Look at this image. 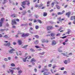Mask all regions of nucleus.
I'll return each mask as SVG.
<instances>
[{
	"label": "nucleus",
	"instance_id": "nucleus-57",
	"mask_svg": "<svg viewBox=\"0 0 75 75\" xmlns=\"http://www.w3.org/2000/svg\"><path fill=\"white\" fill-rule=\"evenodd\" d=\"M4 45L5 46H7V43H5L4 44Z\"/></svg>",
	"mask_w": 75,
	"mask_h": 75
},
{
	"label": "nucleus",
	"instance_id": "nucleus-51",
	"mask_svg": "<svg viewBox=\"0 0 75 75\" xmlns=\"http://www.w3.org/2000/svg\"><path fill=\"white\" fill-rule=\"evenodd\" d=\"M51 64H50L48 65V67H51Z\"/></svg>",
	"mask_w": 75,
	"mask_h": 75
},
{
	"label": "nucleus",
	"instance_id": "nucleus-2",
	"mask_svg": "<svg viewBox=\"0 0 75 75\" xmlns=\"http://www.w3.org/2000/svg\"><path fill=\"white\" fill-rule=\"evenodd\" d=\"M4 18H1L0 22V27H2V24L3 23Z\"/></svg>",
	"mask_w": 75,
	"mask_h": 75
},
{
	"label": "nucleus",
	"instance_id": "nucleus-14",
	"mask_svg": "<svg viewBox=\"0 0 75 75\" xmlns=\"http://www.w3.org/2000/svg\"><path fill=\"white\" fill-rule=\"evenodd\" d=\"M28 58V56H27V57H26L25 59H23V61L24 62H26V59Z\"/></svg>",
	"mask_w": 75,
	"mask_h": 75
},
{
	"label": "nucleus",
	"instance_id": "nucleus-18",
	"mask_svg": "<svg viewBox=\"0 0 75 75\" xmlns=\"http://www.w3.org/2000/svg\"><path fill=\"white\" fill-rule=\"evenodd\" d=\"M50 3H51V1H48L47 2V6H49L50 5Z\"/></svg>",
	"mask_w": 75,
	"mask_h": 75
},
{
	"label": "nucleus",
	"instance_id": "nucleus-12",
	"mask_svg": "<svg viewBox=\"0 0 75 75\" xmlns=\"http://www.w3.org/2000/svg\"><path fill=\"white\" fill-rule=\"evenodd\" d=\"M11 17H13V18H14V17H16V14H12L11 15Z\"/></svg>",
	"mask_w": 75,
	"mask_h": 75
},
{
	"label": "nucleus",
	"instance_id": "nucleus-25",
	"mask_svg": "<svg viewBox=\"0 0 75 75\" xmlns=\"http://www.w3.org/2000/svg\"><path fill=\"white\" fill-rule=\"evenodd\" d=\"M47 13H44L43 15V16L45 17V16H47Z\"/></svg>",
	"mask_w": 75,
	"mask_h": 75
},
{
	"label": "nucleus",
	"instance_id": "nucleus-50",
	"mask_svg": "<svg viewBox=\"0 0 75 75\" xmlns=\"http://www.w3.org/2000/svg\"><path fill=\"white\" fill-rule=\"evenodd\" d=\"M34 71H35V72H36L37 71V69H34Z\"/></svg>",
	"mask_w": 75,
	"mask_h": 75
},
{
	"label": "nucleus",
	"instance_id": "nucleus-9",
	"mask_svg": "<svg viewBox=\"0 0 75 75\" xmlns=\"http://www.w3.org/2000/svg\"><path fill=\"white\" fill-rule=\"evenodd\" d=\"M56 44H57L56 42L54 41H53L52 42V45H55Z\"/></svg>",
	"mask_w": 75,
	"mask_h": 75
},
{
	"label": "nucleus",
	"instance_id": "nucleus-47",
	"mask_svg": "<svg viewBox=\"0 0 75 75\" xmlns=\"http://www.w3.org/2000/svg\"><path fill=\"white\" fill-rule=\"evenodd\" d=\"M8 60H11V57H9L8 58Z\"/></svg>",
	"mask_w": 75,
	"mask_h": 75
},
{
	"label": "nucleus",
	"instance_id": "nucleus-27",
	"mask_svg": "<svg viewBox=\"0 0 75 75\" xmlns=\"http://www.w3.org/2000/svg\"><path fill=\"white\" fill-rule=\"evenodd\" d=\"M38 21L39 23H40V24H41V23H42V22H41V20H38Z\"/></svg>",
	"mask_w": 75,
	"mask_h": 75
},
{
	"label": "nucleus",
	"instance_id": "nucleus-1",
	"mask_svg": "<svg viewBox=\"0 0 75 75\" xmlns=\"http://www.w3.org/2000/svg\"><path fill=\"white\" fill-rule=\"evenodd\" d=\"M16 20L17 21H19V19H14L12 20V22L11 23V24L12 25L14 24H16V22L15 21Z\"/></svg>",
	"mask_w": 75,
	"mask_h": 75
},
{
	"label": "nucleus",
	"instance_id": "nucleus-45",
	"mask_svg": "<svg viewBox=\"0 0 75 75\" xmlns=\"http://www.w3.org/2000/svg\"><path fill=\"white\" fill-rule=\"evenodd\" d=\"M31 57L30 56H29L28 58V59H31Z\"/></svg>",
	"mask_w": 75,
	"mask_h": 75
},
{
	"label": "nucleus",
	"instance_id": "nucleus-10",
	"mask_svg": "<svg viewBox=\"0 0 75 75\" xmlns=\"http://www.w3.org/2000/svg\"><path fill=\"white\" fill-rule=\"evenodd\" d=\"M27 6H30V1H26V2Z\"/></svg>",
	"mask_w": 75,
	"mask_h": 75
},
{
	"label": "nucleus",
	"instance_id": "nucleus-16",
	"mask_svg": "<svg viewBox=\"0 0 75 75\" xmlns=\"http://www.w3.org/2000/svg\"><path fill=\"white\" fill-rule=\"evenodd\" d=\"M56 7H57V9H58V10H59V9H60V6H59L58 5H56Z\"/></svg>",
	"mask_w": 75,
	"mask_h": 75
},
{
	"label": "nucleus",
	"instance_id": "nucleus-55",
	"mask_svg": "<svg viewBox=\"0 0 75 75\" xmlns=\"http://www.w3.org/2000/svg\"><path fill=\"white\" fill-rule=\"evenodd\" d=\"M64 67H62L61 68V70H64Z\"/></svg>",
	"mask_w": 75,
	"mask_h": 75
},
{
	"label": "nucleus",
	"instance_id": "nucleus-61",
	"mask_svg": "<svg viewBox=\"0 0 75 75\" xmlns=\"http://www.w3.org/2000/svg\"><path fill=\"white\" fill-rule=\"evenodd\" d=\"M28 13H30L31 11L30 10H28Z\"/></svg>",
	"mask_w": 75,
	"mask_h": 75
},
{
	"label": "nucleus",
	"instance_id": "nucleus-46",
	"mask_svg": "<svg viewBox=\"0 0 75 75\" xmlns=\"http://www.w3.org/2000/svg\"><path fill=\"white\" fill-rule=\"evenodd\" d=\"M60 33H58L56 35V36H60Z\"/></svg>",
	"mask_w": 75,
	"mask_h": 75
},
{
	"label": "nucleus",
	"instance_id": "nucleus-56",
	"mask_svg": "<svg viewBox=\"0 0 75 75\" xmlns=\"http://www.w3.org/2000/svg\"><path fill=\"white\" fill-rule=\"evenodd\" d=\"M13 45H16V43L15 42H14L13 43Z\"/></svg>",
	"mask_w": 75,
	"mask_h": 75
},
{
	"label": "nucleus",
	"instance_id": "nucleus-62",
	"mask_svg": "<svg viewBox=\"0 0 75 75\" xmlns=\"http://www.w3.org/2000/svg\"><path fill=\"white\" fill-rule=\"evenodd\" d=\"M53 9H51V10H50V12H52V11H53Z\"/></svg>",
	"mask_w": 75,
	"mask_h": 75
},
{
	"label": "nucleus",
	"instance_id": "nucleus-54",
	"mask_svg": "<svg viewBox=\"0 0 75 75\" xmlns=\"http://www.w3.org/2000/svg\"><path fill=\"white\" fill-rule=\"evenodd\" d=\"M35 7L36 8H37V7H38V5H35Z\"/></svg>",
	"mask_w": 75,
	"mask_h": 75
},
{
	"label": "nucleus",
	"instance_id": "nucleus-23",
	"mask_svg": "<svg viewBox=\"0 0 75 75\" xmlns=\"http://www.w3.org/2000/svg\"><path fill=\"white\" fill-rule=\"evenodd\" d=\"M42 6H43V5L42 4H41L39 6H38V7L39 8H41V7H42Z\"/></svg>",
	"mask_w": 75,
	"mask_h": 75
},
{
	"label": "nucleus",
	"instance_id": "nucleus-34",
	"mask_svg": "<svg viewBox=\"0 0 75 75\" xmlns=\"http://www.w3.org/2000/svg\"><path fill=\"white\" fill-rule=\"evenodd\" d=\"M55 35V34H54V33H52L51 34V36H54Z\"/></svg>",
	"mask_w": 75,
	"mask_h": 75
},
{
	"label": "nucleus",
	"instance_id": "nucleus-21",
	"mask_svg": "<svg viewBox=\"0 0 75 75\" xmlns=\"http://www.w3.org/2000/svg\"><path fill=\"white\" fill-rule=\"evenodd\" d=\"M4 38H8V37L7 35H5L4 36Z\"/></svg>",
	"mask_w": 75,
	"mask_h": 75
},
{
	"label": "nucleus",
	"instance_id": "nucleus-19",
	"mask_svg": "<svg viewBox=\"0 0 75 75\" xmlns=\"http://www.w3.org/2000/svg\"><path fill=\"white\" fill-rule=\"evenodd\" d=\"M11 67H15L16 65L14 63H12L11 64Z\"/></svg>",
	"mask_w": 75,
	"mask_h": 75
},
{
	"label": "nucleus",
	"instance_id": "nucleus-15",
	"mask_svg": "<svg viewBox=\"0 0 75 75\" xmlns=\"http://www.w3.org/2000/svg\"><path fill=\"white\" fill-rule=\"evenodd\" d=\"M36 61V60L35 59H31V62H35Z\"/></svg>",
	"mask_w": 75,
	"mask_h": 75
},
{
	"label": "nucleus",
	"instance_id": "nucleus-17",
	"mask_svg": "<svg viewBox=\"0 0 75 75\" xmlns=\"http://www.w3.org/2000/svg\"><path fill=\"white\" fill-rule=\"evenodd\" d=\"M27 1L22 2V5H25L26 4Z\"/></svg>",
	"mask_w": 75,
	"mask_h": 75
},
{
	"label": "nucleus",
	"instance_id": "nucleus-39",
	"mask_svg": "<svg viewBox=\"0 0 75 75\" xmlns=\"http://www.w3.org/2000/svg\"><path fill=\"white\" fill-rule=\"evenodd\" d=\"M35 48H40V47L38 46H35Z\"/></svg>",
	"mask_w": 75,
	"mask_h": 75
},
{
	"label": "nucleus",
	"instance_id": "nucleus-22",
	"mask_svg": "<svg viewBox=\"0 0 75 75\" xmlns=\"http://www.w3.org/2000/svg\"><path fill=\"white\" fill-rule=\"evenodd\" d=\"M58 15H61V14H63V13L61 12H59L57 13Z\"/></svg>",
	"mask_w": 75,
	"mask_h": 75
},
{
	"label": "nucleus",
	"instance_id": "nucleus-42",
	"mask_svg": "<svg viewBox=\"0 0 75 75\" xmlns=\"http://www.w3.org/2000/svg\"><path fill=\"white\" fill-rule=\"evenodd\" d=\"M58 52H62V50H58Z\"/></svg>",
	"mask_w": 75,
	"mask_h": 75
},
{
	"label": "nucleus",
	"instance_id": "nucleus-53",
	"mask_svg": "<svg viewBox=\"0 0 75 75\" xmlns=\"http://www.w3.org/2000/svg\"><path fill=\"white\" fill-rule=\"evenodd\" d=\"M45 53L44 52H43L42 53H41V55H44V54Z\"/></svg>",
	"mask_w": 75,
	"mask_h": 75
},
{
	"label": "nucleus",
	"instance_id": "nucleus-60",
	"mask_svg": "<svg viewBox=\"0 0 75 75\" xmlns=\"http://www.w3.org/2000/svg\"><path fill=\"white\" fill-rule=\"evenodd\" d=\"M68 39H66L65 40V42H68Z\"/></svg>",
	"mask_w": 75,
	"mask_h": 75
},
{
	"label": "nucleus",
	"instance_id": "nucleus-58",
	"mask_svg": "<svg viewBox=\"0 0 75 75\" xmlns=\"http://www.w3.org/2000/svg\"><path fill=\"white\" fill-rule=\"evenodd\" d=\"M54 15H55V13H52V16H54Z\"/></svg>",
	"mask_w": 75,
	"mask_h": 75
},
{
	"label": "nucleus",
	"instance_id": "nucleus-41",
	"mask_svg": "<svg viewBox=\"0 0 75 75\" xmlns=\"http://www.w3.org/2000/svg\"><path fill=\"white\" fill-rule=\"evenodd\" d=\"M4 61H8V59H7V58H5L4 59Z\"/></svg>",
	"mask_w": 75,
	"mask_h": 75
},
{
	"label": "nucleus",
	"instance_id": "nucleus-8",
	"mask_svg": "<svg viewBox=\"0 0 75 75\" xmlns=\"http://www.w3.org/2000/svg\"><path fill=\"white\" fill-rule=\"evenodd\" d=\"M70 20H75V16H72L70 18Z\"/></svg>",
	"mask_w": 75,
	"mask_h": 75
},
{
	"label": "nucleus",
	"instance_id": "nucleus-35",
	"mask_svg": "<svg viewBox=\"0 0 75 75\" xmlns=\"http://www.w3.org/2000/svg\"><path fill=\"white\" fill-rule=\"evenodd\" d=\"M22 37H25V33H23L22 35Z\"/></svg>",
	"mask_w": 75,
	"mask_h": 75
},
{
	"label": "nucleus",
	"instance_id": "nucleus-13",
	"mask_svg": "<svg viewBox=\"0 0 75 75\" xmlns=\"http://www.w3.org/2000/svg\"><path fill=\"white\" fill-rule=\"evenodd\" d=\"M16 55H22V53H18L17 52H16Z\"/></svg>",
	"mask_w": 75,
	"mask_h": 75
},
{
	"label": "nucleus",
	"instance_id": "nucleus-63",
	"mask_svg": "<svg viewBox=\"0 0 75 75\" xmlns=\"http://www.w3.org/2000/svg\"><path fill=\"white\" fill-rule=\"evenodd\" d=\"M5 67H6V66H5V65H3V68H5Z\"/></svg>",
	"mask_w": 75,
	"mask_h": 75
},
{
	"label": "nucleus",
	"instance_id": "nucleus-26",
	"mask_svg": "<svg viewBox=\"0 0 75 75\" xmlns=\"http://www.w3.org/2000/svg\"><path fill=\"white\" fill-rule=\"evenodd\" d=\"M30 34L28 33H25V37H28Z\"/></svg>",
	"mask_w": 75,
	"mask_h": 75
},
{
	"label": "nucleus",
	"instance_id": "nucleus-33",
	"mask_svg": "<svg viewBox=\"0 0 75 75\" xmlns=\"http://www.w3.org/2000/svg\"><path fill=\"white\" fill-rule=\"evenodd\" d=\"M64 64H67V63L68 62H67V60H65L64 61Z\"/></svg>",
	"mask_w": 75,
	"mask_h": 75
},
{
	"label": "nucleus",
	"instance_id": "nucleus-28",
	"mask_svg": "<svg viewBox=\"0 0 75 75\" xmlns=\"http://www.w3.org/2000/svg\"><path fill=\"white\" fill-rule=\"evenodd\" d=\"M38 43V40H37L35 42V44H37Z\"/></svg>",
	"mask_w": 75,
	"mask_h": 75
},
{
	"label": "nucleus",
	"instance_id": "nucleus-29",
	"mask_svg": "<svg viewBox=\"0 0 75 75\" xmlns=\"http://www.w3.org/2000/svg\"><path fill=\"white\" fill-rule=\"evenodd\" d=\"M18 73L19 74H21V73H22V71L20 70L19 71H18Z\"/></svg>",
	"mask_w": 75,
	"mask_h": 75
},
{
	"label": "nucleus",
	"instance_id": "nucleus-3",
	"mask_svg": "<svg viewBox=\"0 0 75 75\" xmlns=\"http://www.w3.org/2000/svg\"><path fill=\"white\" fill-rule=\"evenodd\" d=\"M13 51H15V50L14 49H12L11 50L8 51V52L9 54H12Z\"/></svg>",
	"mask_w": 75,
	"mask_h": 75
},
{
	"label": "nucleus",
	"instance_id": "nucleus-38",
	"mask_svg": "<svg viewBox=\"0 0 75 75\" xmlns=\"http://www.w3.org/2000/svg\"><path fill=\"white\" fill-rule=\"evenodd\" d=\"M7 0H4V3H3V4H4V3H6V2H7Z\"/></svg>",
	"mask_w": 75,
	"mask_h": 75
},
{
	"label": "nucleus",
	"instance_id": "nucleus-30",
	"mask_svg": "<svg viewBox=\"0 0 75 75\" xmlns=\"http://www.w3.org/2000/svg\"><path fill=\"white\" fill-rule=\"evenodd\" d=\"M35 38H39V36H38V35H35Z\"/></svg>",
	"mask_w": 75,
	"mask_h": 75
},
{
	"label": "nucleus",
	"instance_id": "nucleus-5",
	"mask_svg": "<svg viewBox=\"0 0 75 75\" xmlns=\"http://www.w3.org/2000/svg\"><path fill=\"white\" fill-rule=\"evenodd\" d=\"M53 28L52 26H48L47 30H52Z\"/></svg>",
	"mask_w": 75,
	"mask_h": 75
},
{
	"label": "nucleus",
	"instance_id": "nucleus-37",
	"mask_svg": "<svg viewBox=\"0 0 75 75\" xmlns=\"http://www.w3.org/2000/svg\"><path fill=\"white\" fill-rule=\"evenodd\" d=\"M29 25L30 26H31L32 25V23H29Z\"/></svg>",
	"mask_w": 75,
	"mask_h": 75
},
{
	"label": "nucleus",
	"instance_id": "nucleus-44",
	"mask_svg": "<svg viewBox=\"0 0 75 75\" xmlns=\"http://www.w3.org/2000/svg\"><path fill=\"white\" fill-rule=\"evenodd\" d=\"M0 31H4V29H1L0 30Z\"/></svg>",
	"mask_w": 75,
	"mask_h": 75
},
{
	"label": "nucleus",
	"instance_id": "nucleus-64",
	"mask_svg": "<svg viewBox=\"0 0 75 75\" xmlns=\"http://www.w3.org/2000/svg\"><path fill=\"white\" fill-rule=\"evenodd\" d=\"M64 74H67V71H64Z\"/></svg>",
	"mask_w": 75,
	"mask_h": 75
},
{
	"label": "nucleus",
	"instance_id": "nucleus-40",
	"mask_svg": "<svg viewBox=\"0 0 75 75\" xmlns=\"http://www.w3.org/2000/svg\"><path fill=\"white\" fill-rule=\"evenodd\" d=\"M10 45V43L9 42L7 43V46H9Z\"/></svg>",
	"mask_w": 75,
	"mask_h": 75
},
{
	"label": "nucleus",
	"instance_id": "nucleus-49",
	"mask_svg": "<svg viewBox=\"0 0 75 75\" xmlns=\"http://www.w3.org/2000/svg\"><path fill=\"white\" fill-rule=\"evenodd\" d=\"M62 55H63L64 56H66V54L65 53H62Z\"/></svg>",
	"mask_w": 75,
	"mask_h": 75
},
{
	"label": "nucleus",
	"instance_id": "nucleus-7",
	"mask_svg": "<svg viewBox=\"0 0 75 75\" xmlns=\"http://www.w3.org/2000/svg\"><path fill=\"white\" fill-rule=\"evenodd\" d=\"M71 14V12H69L68 13H67L66 15V16H68V18H69V15H70V14Z\"/></svg>",
	"mask_w": 75,
	"mask_h": 75
},
{
	"label": "nucleus",
	"instance_id": "nucleus-11",
	"mask_svg": "<svg viewBox=\"0 0 75 75\" xmlns=\"http://www.w3.org/2000/svg\"><path fill=\"white\" fill-rule=\"evenodd\" d=\"M9 71L11 73V74L13 75V72H14V70H11L10 69H9Z\"/></svg>",
	"mask_w": 75,
	"mask_h": 75
},
{
	"label": "nucleus",
	"instance_id": "nucleus-52",
	"mask_svg": "<svg viewBox=\"0 0 75 75\" xmlns=\"http://www.w3.org/2000/svg\"><path fill=\"white\" fill-rule=\"evenodd\" d=\"M19 9L20 10H23V8L21 7H20Z\"/></svg>",
	"mask_w": 75,
	"mask_h": 75
},
{
	"label": "nucleus",
	"instance_id": "nucleus-6",
	"mask_svg": "<svg viewBox=\"0 0 75 75\" xmlns=\"http://www.w3.org/2000/svg\"><path fill=\"white\" fill-rule=\"evenodd\" d=\"M41 42L42 43H44V42H47V40L46 39H43L41 40Z\"/></svg>",
	"mask_w": 75,
	"mask_h": 75
},
{
	"label": "nucleus",
	"instance_id": "nucleus-59",
	"mask_svg": "<svg viewBox=\"0 0 75 75\" xmlns=\"http://www.w3.org/2000/svg\"><path fill=\"white\" fill-rule=\"evenodd\" d=\"M34 23H36V22H37V21L36 20H34Z\"/></svg>",
	"mask_w": 75,
	"mask_h": 75
},
{
	"label": "nucleus",
	"instance_id": "nucleus-43",
	"mask_svg": "<svg viewBox=\"0 0 75 75\" xmlns=\"http://www.w3.org/2000/svg\"><path fill=\"white\" fill-rule=\"evenodd\" d=\"M63 38V39H64V38H67V36H64L63 37H62L61 38Z\"/></svg>",
	"mask_w": 75,
	"mask_h": 75
},
{
	"label": "nucleus",
	"instance_id": "nucleus-24",
	"mask_svg": "<svg viewBox=\"0 0 75 75\" xmlns=\"http://www.w3.org/2000/svg\"><path fill=\"white\" fill-rule=\"evenodd\" d=\"M55 3V2H53L51 4V6L52 7H53L54 6V4Z\"/></svg>",
	"mask_w": 75,
	"mask_h": 75
},
{
	"label": "nucleus",
	"instance_id": "nucleus-48",
	"mask_svg": "<svg viewBox=\"0 0 75 75\" xmlns=\"http://www.w3.org/2000/svg\"><path fill=\"white\" fill-rule=\"evenodd\" d=\"M56 67H57V66H54L53 67V69H54V68H56Z\"/></svg>",
	"mask_w": 75,
	"mask_h": 75
},
{
	"label": "nucleus",
	"instance_id": "nucleus-32",
	"mask_svg": "<svg viewBox=\"0 0 75 75\" xmlns=\"http://www.w3.org/2000/svg\"><path fill=\"white\" fill-rule=\"evenodd\" d=\"M35 28L36 30H37L38 28L39 27L38 26L36 25L35 26Z\"/></svg>",
	"mask_w": 75,
	"mask_h": 75
},
{
	"label": "nucleus",
	"instance_id": "nucleus-4",
	"mask_svg": "<svg viewBox=\"0 0 75 75\" xmlns=\"http://www.w3.org/2000/svg\"><path fill=\"white\" fill-rule=\"evenodd\" d=\"M18 42L19 45H21L22 44V42L20 40H18Z\"/></svg>",
	"mask_w": 75,
	"mask_h": 75
},
{
	"label": "nucleus",
	"instance_id": "nucleus-31",
	"mask_svg": "<svg viewBox=\"0 0 75 75\" xmlns=\"http://www.w3.org/2000/svg\"><path fill=\"white\" fill-rule=\"evenodd\" d=\"M30 50L32 52H34V51H35V50H33L32 48L30 49Z\"/></svg>",
	"mask_w": 75,
	"mask_h": 75
},
{
	"label": "nucleus",
	"instance_id": "nucleus-20",
	"mask_svg": "<svg viewBox=\"0 0 75 75\" xmlns=\"http://www.w3.org/2000/svg\"><path fill=\"white\" fill-rule=\"evenodd\" d=\"M28 47V45H25L24 46L22 47V48H27Z\"/></svg>",
	"mask_w": 75,
	"mask_h": 75
},
{
	"label": "nucleus",
	"instance_id": "nucleus-36",
	"mask_svg": "<svg viewBox=\"0 0 75 75\" xmlns=\"http://www.w3.org/2000/svg\"><path fill=\"white\" fill-rule=\"evenodd\" d=\"M65 20V18H62L61 20H59V21H63Z\"/></svg>",
	"mask_w": 75,
	"mask_h": 75
}]
</instances>
